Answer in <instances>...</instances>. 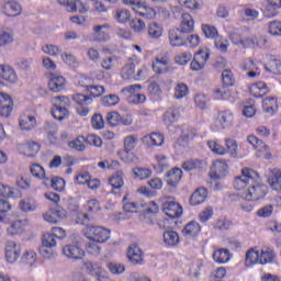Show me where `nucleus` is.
Listing matches in <instances>:
<instances>
[{
    "instance_id": "f257e3e1",
    "label": "nucleus",
    "mask_w": 281,
    "mask_h": 281,
    "mask_svg": "<svg viewBox=\"0 0 281 281\" xmlns=\"http://www.w3.org/2000/svg\"><path fill=\"white\" fill-rule=\"evenodd\" d=\"M233 186L244 201H260L267 196V186L260 184V176L254 169L244 168Z\"/></svg>"
},
{
    "instance_id": "f03ea898",
    "label": "nucleus",
    "mask_w": 281,
    "mask_h": 281,
    "mask_svg": "<svg viewBox=\"0 0 281 281\" xmlns=\"http://www.w3.org/2000/svg\"><path fill=\"white\" fill-rule=\"evenodd\" d=\"M53 110L52 115L55 120H58L59 122L65 120L67 115H69V110H67V106H71V100L67 97H54L52 99Z\"/></svg>"
},
{
    "instance_id": "7ed1b4c3",
    "label": "nucleus",
    "mask_w": 281,
    "mask_h": 281,
    "mask_svg": "<svg viewBox=\"0 0 281 281\" xmlns=\"http://www.w3.org/2000/svg\"><path fill=\"white\" fill-rule=\"evenodd\" d=\"M58 241H56V237L50 233H46L42 237V244L40 246V256L46 259L54 258L56 246Z\"/></svg>"
},
{
    "instance_id": "20e7f679",
    "label": "nucleus",
    "mask_w": 281,
    "mask_h": 281,
    "mask_svg": "<svg viewBox=\"0 0 281 281\" xmlns=\"http://www.w3.org/2000/svg\"><path fill=\"white\" fill-rule=\"evenodd\" d=\"M63 256L69 260H82L85 258V249L80 247L78 243V237L75 238V241L65 244L61 248Z\"/></svg>"
},
{
    "instance_id": "39448f33",
    "label": "nucleus",
    "mask_w": 281,
    "mask_h": 281,
    "mask_svg": "<svg viewBox=\"0 0 281 281\" xmlns=\"http://www.w3.org/2000/svg\"><path fill=\"white\" fill-rule=\"evenodd\" d=\"M86 234L89 240H94L101 245L111 238V229L102 226H89Z\"/></svg>"
},
{
    "instance_id": "423d86ee",
    "label": "nucleus",
    "mask_w": 281,
    "mask_h": 281,
    "mask_svg": "<svg viewBox=\"0 0 281 281\" xmlns=\"http://www.w3.org/2000/svg\"><path fill=\"white\" fill-rule=\"evenodd\" d=\"M111 24H95L92 26V34L90 36V41L93 43H106L111 38Z\"/></svg>"
},
{
    "instance_id": "0eeeda50",
    "label": "nucleus",
    "mask_w": 281,
    "mask_h": 281,
    "mask_svg": "<svg viewBox=\"0 0 281 281\" xmlns=\"http://www.w3.org/2000/svg\"><path fill=\"white\" fill-rule=\"evenodd\" d=\"M210 48H201L193 56V59L190 64L191 71H203L205 65L210 60Z\"/></svg>"
},
{
    "instance_id": "6e6552de",
    "label": "nucleus",
    "mask_w": 281,
    "mask_h": 281,
    "mask_svg": "<svg viewBox=\"0 0 281 281\" xmlns=\"http://www.w3.org/2000/svg\"><path fill=\"white\" fill-rule=\"evenodd\" d=\"M239 67L243 71H246V76H248V78H260V74H262V67H265V65L261 61L245 59L240 63Z\"/></svg>"
},
{
    "instance_id": "1a4fd4ad",
    "label": "nucleus",
    "mask_w": 281,
    "mask_h": 281,
    "mask_svg": "<svg viewBox=\"0 0 281 281\" xmlns=\"http://www.w3.org/2000/svg\"><path fill=\"white\" fill-rule=\"evenodd\" d=\"M247 142L248 144H250V146L255 148L257 157H262L263 159L271 158V150L269 149V146L265 144V142H262L255 135H249L247 137Z\"/></svg>"
},
{
    "instance_id": "9d476101",
    "label": "nucleus",
    "mask_w": 281,
    "mask_h": 281,
    "mask_svg": "<svg viewBox=\"0 0 281 281\" xmlns=\"http://www.w3.org/2000/svg\"><path fill=\"white\" fill-rule=\"evenodd\" d=\"M72 101L76 104V113L80 115V117H87L89 115V108L88 105L93 102V99L85 95V94H74Z\"/></svg>"
},
{
    "instance_id": "9b49d317",
    "label": "nucleus",
    "mask_w": 281,
    "mask_h": 281,
    "mask_svg": "<svg viewBox=\"0 0 281 281\" xmlns=\"http://www.w3.org/2000/svg\"><path fill=\"white\" fill-rule=\"evenodd\" d=\"M215 124L220 131L232 128L234 126V112L232 110H222L217 113Z\"/></svg>"
},
{
    "instance_id": "f8f14e48",
    "label": "nucleus",
    "mask_w": 281,
    "mask_h": 281,
    "mask_svg": "<svg viewBox=\"0 0 281 281\" xmlns=\"http://www.w3.org/2000/svg\"><path fill=\"white\" fill-rule=\"evenodd\" d=\"M235 34L231 35V41L234 43V45H243L244 47H265L267 45V38L265 37H257L256 35H250L244 38H240L239 41H234Z\"/></svg>"
},
{
    "instance_id": "ddd939ff",
    "label": "nucleus",
    "mask_w": 281,
    "mask_h": 281,
    "mask_svg": "<svg viewBox=\"0 0 281 281\" xmlns=\"http://www.w3.org/2000/svg\"><path fill=\"white\" fill-rule=\"evenodd\" d=\"M58 4L66 8L67 12H79L80 14H87L89 7L80 0H57Z\"/></svg>"
},
{
    "instance_id": "4468645a",
    "label": "nucleus",
    "mask_w": 281,
    "mask_h": 281,
    "mask_svg": "<svg viewBox=\"0 0 281 281\" xmlns=\"http://www.w3.org/2000/svg\"><path fill=\"white\" fill-rule=\"evenodd\" d=\"M181 105H172L166 110L162 115L165 126L170 128L178 120H181Z\"/></svg>"
},
{
    "instance_id": "2eb2a0df",
    "label": "nucleus",
    "mask_w": 281,
    "mask_h": 281,
    "mask_svg": "<svg viewBox=\"0 0 281 281\" xmlns=\"http://www.w3.org/2000/svg\"><path fill=\"white\" fill-rule=\"evenodd\" d=\"M21 256V247L16 241L9 240L4 246V258L10 265H14Z\"/></svg>"
},
{
    "instance_id": "dca6fc26",
    "label": "nucleus",
    "mask_w": 281,
    "mask_h": 281,
    "mask_svg": "<svg viewBox=\"0 0 281 281\" xmlns=\"http://www.w3.org/2000/svg\"><path fill=\"white\" fill-rule=\"evenodd\" d=\"M153 71L155 74H168L171 71L170 57L168 55H159L151 64Z\"/></svg>"
},
{
    "instance_id": "f3484780",
    "label": "nucleus",
    "mask_w": 281,
    "mask_h": 281,
    "mask_svg": "<svg viewBox=\"0 0 281 281\" xmlns=\"http://www.w3.org/2000/svg\"><path fill=\"white\" fill-rule=\"evenodd\" d=\"M18 150L25 157H36L41 150V145L34 140H26L25 143L18 144Z\"/></svg>"
},
{
    "instance_id": "a211bd4d",
    "label": "nucleus",
    "mask_w": 281,
    "mask_h": 281,
    "mask_svg": "<svg viewBox=\"0 0 281 281\" xmlns=\"http://www.w3.org/2000/svg\"><path fill=\"white\" fill-rule=\"evenodd\" d=\"M142 89V85H131L122 89V93L126 91L127 93H131L128 95V102L131 104H144L146 102V94L135 93V90Z\"/></svg>"
},
{
    "instance_id": "6ab92c4d",
    "label": "nucleus",
    "mask_w": 281,
    "mask_h": 281,
    "mask_svg": "<svg viewBox=\"0 0 281 281\" xmlns=\"http://www.w3.org/2000/svg\"><path fill=\"white\" fill-rule=\"evenodd\" d=\"M162 212H165L169 218H179L183 214V207L175 200H169L162 204Z\"/></svg>"
},
{
    "instance_id": "aec40b11",
    "label": "nucleus",
    "mask_w": 281,
    "mask_h": 281,
    "mask_svg": "<svg viewBox=\"0 0 281 281\" xmlns=\"http://www.w3.org/2000/svg\"><path fill=\"white\" fill-rule=\"evenodd\" d=\"M67 217V211L65 209H49L43 214L44 221L46 223H52L53 225H56V223H60L63 218Z\"/></svg>"
},
{
    "instance_id": "412c9836",
    "label": "nucleus",
    "mask_w": 281,
    "mask_h": 281,
    "mask_svg": "<svg viewBox=\"0 0 281 281\" xmlns=\"http://www.w3.org/2000/svg\"><path fill=\"white\" fill-rule=\"evenodd\" d=\"M228 166L225 160H215L211 167V179H223L227 176Z\"/></svg>"
},
{
    "instance_id": "4be33fe9",
    "label": "nucleus",
    "mask_w": 281,
    "mask_h": 281,
    "mask_svg": "<svg viewBox=\"0 0 281 281\" xmlns=\"http://www.w3.org/2000/svg\"><path fill=\"white\" fill-rule=\"evenodd\" d=\"M19 126L21 131H34L38 126L36 116L30 112L22 113L19 119Z\"/></svg>"
},
{
    "instance_id": "5701e85b",
    "label": "nucleus",
    "mask_w": 281,
    "mask_h": 281,
    "mask_svg": "<svg viewBox=\"0 0 281 281\" xmlns=\"http://www.w3.org/2000/svg\"><path fill=\"white\" fill-rule=\"evenodd\" d=\"M268 186L280 192L281 190V170L279 168L269 169L266 173Z\"/></svg>"
},
{
    "instance_id": "b1692460",
    "label": "nucleus",
    "mask_w": 281,
    "mask_h": 281,
    "mask_svg": "<svg viewBox=\"0 0 281 281\" xmlns=\"http://www.w3.org/2000/svg\"><path fill=\"white\" fill-rule=\"evenodd\" d=\"M1 80L2 82H7V85H16L19 82V75H16V70L10 65L1 66Z\"/></svg>"
},
{
    "instance_id": "393cba45",
    "label": "nucleus",
    "mask_w": 281,
    "mask_h": 281,
    "mask_svg": "<svg viewBox=\"0 0 281 281\" xmlns=\"http://www.w3.org/2000/svg\"><path fill=\"white\" fill-rule=\"evenodd\" d=\"M14 111V99L8 93H1V116L10 117Z\"/></svg>"
},
{
    "instance_id": "a878e982",
    "label": "nucleus",
    "mask_w": 281,
    "mask_h": 281,
    "mask_svg": "<svg viewBox=\"0 0 281 281\" xmlns=\"http://www.w3.org/2000/svg\"><path fill=\"white\" fill-rule=\"evenodd\" d=\"M168 41L171 47H182L186 45V40L183 38V31L180 29H170L168 32Z\"/></svg>"
},
{
    "instance_id": "bb28decb",
    "label": "nucleus",
    "mask_w": 281,
    "mask_h": 281,
    "mask_svg": "<svg viewBox=\"0 0 281 281\" xmlns=\"http://www.w3.org/2000/svg\"><path fill=\"white\" fill-rule=\"evenodd\" d=\"M2 12L5 14V16H20V14L23 12V8L21 7V3L12 0L3 4Z\"/></svg>"
},
{
    "instance_id": "cd10ccee",
    "label": "nucleus",
    "mask_w": 281,
    "mask_h": 281,
    "mask_svg": "<svg viewBox=\"0 0 281 281\" xmlns=\"http://www.w3.org/2000/svg\"><path fill=\"white\" fill-rule=\"evenodd\" d=\"M224 146L227 153L233 159H243V155L238 151V142L232 137L224 138Z\"/></svg>"
},
{
    "instance_id": "c85d7f7f",
    "label": "nucleus",
    "mask_w": 281,
    "mask_h": 281,
    "mask_svg": "<svg viewBox=\"0 0 281 281\" xmlns=\"http://www.w3.org/2000/svg\"><path fill=\"white\" fill-rule=\"evenodd\" d=\"M127 258L132 265H143L144 263V251L139 249V246H130L127 250Z\"/></svg>"
},
{
    "instance_id": "c756f323",
    "label": "nucleus",
    "mask_w": 281,
    "mask_h": 281,
    "mask_svg": "<svg viewBox=\"0 0 281 281\" xmlns=\"http://www.w3.org/2000/svg\"><path fill=\"white\" fill-rule=\"evenodd\" d=\"M180 31L183 32V34H190L194 32V18H192L190 13H182Z\"/></svg>"
},
{
    "instance_id": "7c9ffc66",
    "label": "nucleus",
    "mask_w": 281,
    "mask_h": 281,
    "mask_svg": "<svg viewBox=\"0 0 281 281\" xmlns=\"http://www.w3.org/2000/svg\"><path fill=\"white\" fill-rule=\"evenodd\" d=\"M166 177L167 186H169V188H177L179 181H181V177H183V171L179 168H173L167 172Z\"/></svg>"
},
{
    "instance_id": "2f4dec72",
    "label": "nucleus",
    "mask_w": 281,
    "mask_h": 281,
    "mask_svg": "<svg viewBox=\"0 0 281 281\" xmlns=\"http://www.w3.org/2000/svg\"><path fill=\"white\" fill-rule=\"evenodd\" d=\"M205 199H207V189L201 187L198 188L190 196L189 203L190 205H201V203H205Z\"/></svg>"
},
{
    "instance_id": "473e14b6",
    "label": "nucleus",
    "mask_w": 281,
    "mask_h": 281,
    "mask_svg": "<svg viewBox=\"0 0 281 281\" xmlns=\"http://www.w3.org/2000/svg\"><path fill=\"white\" fill-rule=\"evenodd\" d=\"M65 77L60 75H52L48 82V89L50 91H54L55 93H59V91H63V89H65Z\"/></svg>"
},
{
    "instance_id": "72a5a7b5",
    "label": "nucleus",
    "mask_w": 281,
    "mask_h": 281,
    "mask_svg": "<svg viewBox=\"0 0 281 281\" xmlns=\"http://www.w3.org/2000/svg\"><path fill=\"white\" fill-rule=\"evenodd\" d=\"M165 137L161 133H151L143 137V143L146 144V146L153 147V146H164Z\"/></svg>"
},
{
    "instance_id": "f704fd0d",
    "label": "nucleus",
    "mask_w": 281,
    "mask_h": 281,
    "mask_svg": "<svg viewBox=\"0 0 281 281\" xmlns=\"http://www.w3.org/2000/svg\"><path fill=\"white\" fill-rule=\"evenodd\" d=\"M147 35L154 41L161 38V36H164V25L158 22L149 23L147 26Z\"/></svg>"
},
{
    "instance_id": "c9c22d12",
    "label": "nucleus",
    "mask_w": 281,
    "mask_h": 281,
    "mask_svg": "<svg viewBox=\"0 0 281 281\" xmlns=\"http://www.w3.org/2000/svg\"><path fill=\"white\" fill-rule=\"evenodd\" d=\"M213 260L217 262V265H227V262L232 260V254L225 248L217 249L213 252Z\"/></svg>"
},
{
    "instance_id": "e433bc0d",
    "label": "nucleus",
    "mask_w": 281,
    "mask_h": 281,
    "mask_svg": "<svg viewBox=\"0 0 281 281\" xmlns=\"http://www.w3.org/2000/svg\"><path fill=\"white\" fill-rule=\"evenodd\" d=\"M182 234L186 238H194V236L201 234V225L194 221L189 222L182 229Z\"/></svg>"
},
{
    "instance_id": "4c0bfd02",
    "label": "nucleus",
    "mask_w": 281,
    "mask_h": 281,
    "mask_svg": "<svg viewBox=\"0 0 281 281\" xmlns=\"http://www.w3.org/2000/svg\"><path fill=\"white\" fill-rule=\"evenodd\" d=\"M112 190H122L124 188V171L119 170L109 178Z\"/></svg>"
},
{
    "instance_id": "58836bf2",
    "label": "nucleus",
    "mask_w": 281,
    "mask_h": 281,
    "mask_svg": "<svg viewBox=\"0 0 281 281\" xmlns=\"http://www.w3.org/2000/svg\"><path fill=\"white\" fill-rule=\"evenodd\" d=\"M250 93L255 98H262V95H267V93H269V87L265 81H258L250 86Z\"/></svg>"
},
{
    "instance_id": "ea45409f",
    "label": "nucleus",
    "mask_w": 281,
    "mask_h": 281,
    "mask_svg": "<svg viewBox=\"0 0 281 281\" xmlns=\"http://www.w3.org/2000/svg\"><path fill=\"white\" fill-rule=\"evenodd\" d=\"M246 267H254V265H260V251L256 248H250L246 252L245 258Z\"/></svg>"
},
{
    "instance_id": "a19ab883",
    "label": "nucleus",
    "mask_w": 281,
    "mask_h": 281,
    "mask_svg": "<svg viewBox=\"0 0 281 281\" xmlns=\"http://www.w3.org/2000/svg\"><path fill=\"white\" fill-rule=\"evenodd\" d=\"M192 137H194V132L188 130V127H183L181 130L180 138L175 144V148H186V146H188V140L192 139Z\"/></svg>"
},
{
    "instance_id": "79ce46f5",
    "label": "nucleus",
    "mask_w": 281,
    "mask_h": 281,
    "mask_svg": "<svg viewBox=\"0 0 281 281\" xmlns=\"http://www.w3.org/2000/svg\"><path fill=\"white\" fill-rule=\"evenodd\" d=\"M31 175H33L36 179H41L44 186H49V178H47V176L45 175V169L41 165H32Z\"/></svg>"
},
{
    "instance_id": "37998d69",
    "label": "nucleus",
    "mask_w": 281,
    "mask_h": 281,
    "mask_svg": "<svg viewBox=\"0 0 281 281\" xmlns=\"http://www.w3.org/2000/svg\"><path fill=\"white\" fill-rule=\"evenodd\" d=\"M38 259V256L36 255L35 249H26L22 257H21V263L27 265L29 267H33L36 263V260Z\"/></svg>"
},
{
    "instance_id": "c03bdc74",
    "label": "nucleus",
    "mask_w": 281,
    "mask_h": 281,
    "mask_svg": "<svg viewBox=\"0 0 281 281\" xmlns=\"http://www.w3.org/2000/svg\"><path fill=\"white\" fill-rule=\"evenodd\" d=\"M164 87H166V80L158 78L155 81H151L148 86V93H150V95H161L162 91L161 89H164Z\"/></svg>"
},
{
    "instance_id": "a18cd8bd",
    "label": "nucleus",
    "mask_w": 281,
    "mask_h": 281,
    "mask_svg": "<svg viewBox=\"0 0 281 281\" xmlns=\"http://www.w3.org/2000/svg\"><path fill=\"white\" fill-rule=\"evenodd\" d=\"M38 204H36V200L32 198H24L19 202V209L21 212H36Z\"/></svg>"
},
{
    "instance_id": "49530a36",
    "label": "nucleus",
    "mask_w": 281,
    "mask_h": 281,
    "mask_svg": "<svg viewBox=\"0 0 281 281\" xmlns=\"http://www.w3.org/2000/svg\"><path fill=\"white\" fill-rule=\"evenodd\" d=\"M262 109L268 115H273L278 111V100L273 97H267L262 101Z\"/></svg>"
},
{
    "instance_id": "de8ad7c7",
    "label": "nucleus",
    "mask_w": 281,
    "mask_h": 281,
    "mask_svg": "<svg viewBox=\"0 0 281 281\" xmlns=\"http://www.w3.org/2000/svg\"><path fill=\"white\" fill-rule=\"evenodd\" d=\"M12 210V204H10V201L2 200L1 201V222L2 223H10L12 218H14V215L8 213Z\"/></svg>"
},
{
    "instance_id": "09e8293b",
    "label": "nucleus",
    "mask_w": 281,
    "mask_h": 281,
    "mask_svg": "<svg viewBox=\"0 0 281 281\" xmlns=\"http://www.w3.org/2000/svg\"><path fill=\"white\" fill-rule=\"evenodd\" d=\"M188 93H190V88H188V85L183 82H178L173 88V98L176 100H183V98H188Z\"/></svg>"
},
{
    "instance_id": "8fccbe9b",
    "label": "nucleus",
    "mask_w": 281,
    "mask_h": 281,
    "mask_svg": "<svg viewBox=\"0 0 281 281\" xmlns=\"http://www.w3.org/2000/svg\"><path fill=\"white\" fill-rule=\"evenodd\" d=\"M136 14L143 19H148L149 21L157 18V11L151 7L146 5L144 2L143 5H140V9L137 10Z\"/></svg>"
},
{
    "instance_id": "3c124183",
    "label": "nucleus",
    "mask_w": 281,
    "mask_h": 281,
    "mask_svg": "<svg viewBox=\"0 0 281 281\" xmlns=\"http://www.w3.org/2000/svg\"><path fill=\"white\" fill-rule=\"evenodd\" d=\"M87 138L85 136L80 135L77 138L70 140L68 143V147L72 150H77L78 153H82L87 148Z\"/></svg>"
},
{
    "instance_id": "603ef678",
    "label": "nucleus",
    "mask_w": 281,
    "mask_h": 281,
    "mask_svg": "<svg viewBox=\"0 0 281 281\" xmlns=\"http://www.w3.org/2000/svg\"><path fill=\"white\" fill-rule=\"evenodd\" d=\"M207 146L214 155H220V157H224V155H227V149H225V147L221 145V142L216 139L207 140Z\"/></svg>"
},
{
    "instance_id": "864d4df0",
    "label": "nucleus",
    "mask_w": 281,
    "mask_h": 281,
    "mask_svg": "<svg viewBox=\"0 0 281 281\" xmlns=\"http://www.w3.org/2000/svg\"><path fill=\"white\" fill-rule=\"evenodd\" d=\"M162 238L167 247H175L176 245H179V234L175 231L165 232Z\"/></svg>"
},
{
    "instance_id": "5fc2aeb1",
    "label": "nucleus",
    "mask_w": 281,
    "mask_h": 281,
    "mask_svg": "<svg viewBox=\"0 0 281 281\" xmlns=\"http://www.w3.org/2000/svg\"><path fill=\"white\" fill-rule=\"evenodd\" d=\"M138 143H139V138L137 137V135H127L123 140L124 153H131L135 150Z\"/></svg>"
},
{
    "instance_id": "6e6d98bb",
    "label": "nucleus",
    "mask_w": 281,
    "mask_h": 281,
    "mask_svg": "<svg viewBox=\"0 0 281 281\" xmlns=\"http://www.w3.org/2000/svg\"><path fill=\"white\" fill-rule=\"evenodd\" d=\"M276 255L273 254V249L266 248L259 252V265H269L273 262Z\"/></svg>"
},
{
    "instance_id": "4d7b16f0",
    "label": "nucleus",
    "mask_w": 281,
    "mask_h": 281,
    "mask_svg": "<svg viewBox=\"0 0 281 281\" xmlns=\"http://www.w3.org/2000/svg\"><path fill=\"white\" fill-rule=\"evenodd\" d=\"M232 95L227 86H220L213 90L214 100H227Z\"/></svg>"
},
{
    "instance_id": "13d9d810",
    "label": "nucleus",
    "mask_w": 281,
    "mask_h": 281,
    "mask_svg": "<svg viewBox=\"0 0 281 281\" xmlns=\"http://www.w3.org/2000/svg\"><path fill=\"white\" fill-rule=\"evenodd\" d=\"M144 207V203L142 202H125L123 204L124 212L128 214H137Z\"/></svg>"
},
{
    "instance_id": "bf43d9fd",
    "label": "nucleus",
    "mask_w": 281,
    "mask_h": 281,
    "mask_svg": "<svg viewBox=\"0 0 281 281\" xmlns=\"http://www.w3.org/2000/svg\"><path fill=\"white\" fill-rule=\"evenodd\" d=\"M104 268H102L101 266H99L95 262H91V261H86L83 263V270L87 271V273H89V276H93L94 278L103 270Z\"/></svg>"
},
{
    "instance_id": "052dcab7",
    "label": "nucleus",
    "mask_w": 281,
    "mask_h": 281,
    "mask_svg": "<svg viewBox=\"0 0 281 281\" xmlns=\"http://www.w3.org/2000/svg\"><path fill=\"white\" fill-rule=\"evenodd\" d=\"M114 19L117 21V23L124 25L131 21V11L126 9H119L115 11Z\"/></svg>"
},
{
    "instance_id": "680f3d73",
    "label": "nucleus",
    "mask_w": 281,
    "mask_h": 281,
    "mask_svg": "<svg viewBox=\"0 0 281 281\" xmlns=\"http://www.w3.org/2000/svg\"><path fill=\"white\" fill-rule=\"evenodd\" d=\"M133 175L135 179H138L139 181H144V179H148L153 175V170L148 168H142V167H136L133 169Z\"/></svg>"
},
{
    "instance_id": "e2e57ef3",
    "label": "nucleus",
    "mask_w": 281,
    "mask_h": 281,
    "mask_svg": "<svg viewBox=\"0 0 281 281\" xmlns=\"http://www.w3.org/2000/svg\"><path fill=\"white\" fill-rule=\"evenodd\" d=\"M106 269L112 273V276H122V273L126 271V266H124V263L108 262Z\"/></svg>"
},
{
    "instance_id": "0e129e2a",
    "label": "nucleus",
    "mask_w": 281,
    "mask_h": 281,
    "mask_svg": "<svg viewBox=\"0 0 281 281\" xmlns=\"http://www.w3.org/2000/svg\"><path fill=\"white\" fill-rule=\"evenodd\" d=\"M202 32L206 38L216 41L218 38V30L210 24H202Z\"/></svg>"
},
{
    "instance_id": "69168bd1",
    "label": "nucleus",
    "mask_w": 281,
    "mask_h": 281,
    "mask_svg": "<svg viewBox=\"0 0 281 281\" xmlns=\"http://www.w3.org/2000/svg\"><path fill=\"white\" fill-rule=\"evenodd\" d=\"M14 43V31L12 29H3L1 32V45H12Z\"/></svg>"
},
{
    "instance_id": "338daca9",
    "label": "nucleus",
    "mask_w": 281,
    "mask_h": 281,
    "mask_svg": "<svg viewBox=\"0 0 281 281\" xmlns=\"http://www.w3.org/2000/svg\"><path fill=\"white\" fill-rule=\"evenodd\" d=\"M265 69H267V71H271V74L281 76V60L272 57L269 61V67L265 66Z\"/></svg>"
},
{
    "instance_id": "774afa93",
    "label": "nucleus",
    "mask_w": 281,
    "mask_h": 281,
    "mask_svg": "<svg viewBox=\"0 0 281 281\" xmlns=\"http://www.w3.org/2000/svg\"><path fill=\"white\" fill-rule=\"evenodd\" d=\"M102 69H105V71H111V69H115L117 67V57L115 56H109L102 59L101 61Z\"/></svg>"
}]
</instances>
